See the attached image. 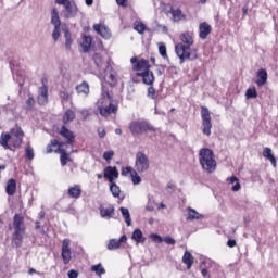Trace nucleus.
<instances>
[{
  "label": "nucleus",
  "instance_id": "nucleus-1",
  "mask_svg": "<svg viewBox=\"0 0 278 278\" xmlns=\"http://www.w3.org/2000/svg\"><path fill=\"white\" fill-rule=\"evenodd\" d=\"M192 45H194V39L189 33H184L180 35V42L175 46V53L180 60V64L189 61L193 62L199 58L197 49L192 50Z\"/></svg>",
  "mask_w": 278,
  "mask_h": 278
},
{
  "label": "nucleus",
  "instance_id": "nucleus-2",
  "mask_svg": "<svg viewBox=\"0 0 278 278\" xmlns=\"http://www.w3.org/2000/svg\"><path fill=\"white\" fill-rule=\"evenodd\" d=\"M113 99L110 92L105 90V86L102 85L101 98L98 100V110L101 116L108 118L110 114H116L118 112V105L113 103Z\"/></svg>",
  "mask_w": 278,
  "mask_h": 278
},
{
  "label": "nucleus",
  "instance_id": "nucleus-3",
  "mask_svg": "<svg viewBox=\"0 0 278 278\" xmlns=\"http://www.w3.org/2000/svg\"><path fill=\"white\" fill-rule=\"evenodd\" d=\"M199 162L202 170H205V173L208 174H212L216 170V156L214 155V152L212 150H210L208 148H202L199 152Z\"/></svg>",
  "mask_w": 278,
  "mask_h": 278
},
{
  "label": "nucleus",
  "instance_id": "nucleus-4",
  "mask_svg": "<svg viewBox=\"0 0 278 278\" xmlns=\"http://www.w3.org/2000/svg\"><path fill=\"white\" fill-rule=\"evenodd\" d=\"M13 236L12 242L17 249L22 247L23 239L25 238V219L21 214H15L13 217Z\"/></svg>",
  "mask_w": 278,
  "mask_h": 278
},
{
  "label": "nucleus",
  "instance_id": "nucleus-5",
  "mask_svg": "<svg viewBox=\"0 0 278 278\" xmlns=\"http://www.w3.org/2000/svg\"><path fill=\"white\" fill-rule=\"evenodd\" d=\"M128 129L131 136H142V134H155V131H157V128L147 119L131 121L128 125Z\"/></svg>",
  "mask_w": 278,
  "mask_h": 278
},
{
  "label": "nucleus",
  "instance_id": "nucleus-6",
  "mask_svg": "<svg viewBox=\"0 0 278 278\" xmlns=\"http://www.w3.org/2000/svg\"><path fill=\"white\" fill-rule=\"evenodd\" d=\"M150 167L151 162L149 161V156L142 151L137 152L135 159V170H137V173H147Z\"/></svg>",
  "mask_w": 278,
  "mask_h": 278
},
{
  "label": "nucleus",
  "instance_id": "nucleus-7",
  "mask_svg": "<svg viewBox=\"0 0 278 278\" xmlns=\"http://www.w3.org/2000/svg\"><path fill=\"white\" fill-rule=\"evenodd\" d=\"M201 118H202V134L204 136H212V115L207 106H201Z\"/></svg>",
  "mask_w": 278,
  "mask_h": 278
},
{
  "label": "nucleus",
  "instance_id": "nucleus-8",
  "mask_svg": "<svg viewBox=\"0 0 278 278\" xmlns=\"http://www.w3.org/2000/svg\"><path fill=\"white\" fill-rule=\"evenodd\" d=\"M77 12H79V8H77L75 1H71L63 4L61 16H63V18H75V16H77Z\"/></svg>",
  "mask_w": 278,
  "mask_h": 278
},
{
  "label": "nucleus",
  "instance_id": "nucleus-9",
  "mask_svg": "<svg viewBox=\"0 0 278 278\" xmlns=\"http://www.w3.org/2000/svg\"><path fill=\"white\" fill-rule=\"evenodd\" d=\"M130 64H132V71H136V73H144L151 68L148 60H138L136 56L130 59Z\"/></svg>",
  "mask_w": 278,
  "mask_h": 278
},
{
  "label": "nucleus",
  "instance_id": "nucleus-10",
  "mask_svg": "<svg viewBox=\"0 0 278 278\" xmlns=\"http://www.w3.org/2000/svg\"><path fill=\"white\" fill-rule=\"evenodd\" d=\"M60 136L62 138H65L66 141L64 142L66 149H73V143L75 142V132L73 130L68 129L66 125H63L59 131Z\"/></svg>",
  "mask_w": 278,
  "mask_h": 278
},
{
  "label": "nucleus",
  "instance_id": "nucleus-11",
  "mask_svg": "<svg viewBox=\"0 0 278 278\" xmlns=\"http://www.w3.org/2000/svg\"><path fill=\"white\" fill-rule=\"evenodd\" d=\"M73 252L71 251V239H64L62 243V252L61 256L63 260V264H71V260H73Z\"/></svg>",
  "mask_w": 278,
  "mask_h": 278
},
{
  "label": "nucleus",
  "instance_id": "nucleus-12",
  "mask_svg": "<svg viewBox=\"0 0 278 278\" xmlns=\"http://www.w3.org/2000/svg\"><path fill=\"white\" fill-rule=\"evenodd\" d=\"M136 76L141 77L142 83L146 84V86H153V84L155 83V75L150 68L146 72L136 73Z\"/></svg>",
  "mask_w": 278,
  "mask_h": 278
},
{
  "label": "nucleus",
  "instance_id": "nucleus-13",
  "mask_svg": "<svg viewBox=\"0 0 278 278\" xmlns=\"http://www.w3.org/2000/svg\"><path fill=\"white\" fill-rule=\"evenodd\" d=\"M104 81L109 84V86H116V75H114V71L112 70V65H110V61H106V70H104Z\"/></svg>",
  "mask_w": 278,
  "mask_h": 278
},
{
  "label": "nucleus",
  "instance_id": "nucleus-14",
  "mask_svg": "<svg viewBox=\"0 0 278 278\" xmlns=\"http://www.w3.org/2000/svg\"><path fill=\"white\" fill-rule=\"evenodd\" d=\"M104 179H108L109 184H114V179H118V169L116 166H106L103 174Z\"/></svg>",
  "mask_w": 278,
  "mask_h": 278
},
{
  "label": "nucleus",
  "instance_id": "nucleus-15",
  "mask_svg": "<svg viewBox=\"0 0 278 278\" xmlns=\"http://www.w3.org/2000/svg\"><path fill=\"white\" fill-rule=\"evenodd\" d=\"M93 29L101 36V38H104V40H110L112 38V31L103 24H94Z\"/></svg>",
  "mask_w": 278,
  "mask_h": 278
},
{
  "label": "nucleus",
  "instance_id": "nucleus-16",
  "mask_svg": "<svg viewBox=\"0 0 278 278\" xmlns=\"http://www.w3.org/2000/svg\"><path fill=\"white\" fill-rule=\"evenodd\" d=\"M55 153H61V166H66L67 162H71L68 153H66V143L61 142L58 149L54 150Z\"/></svg>",
  "mask_w": 278,
  "mask_h": 278
},
{
  "label": "nucleus",
  "instance_id": "nucleus-17",
  "mask_svg": "<svg viewBox=\"0 0 278 278\" xmlns=\"http://www.w3.org/2000/svg\"><path fill=\"white\" fill-rule=\"evenodd\" d=\"M37 102L39 103V105H47V103H49V89L47 88V86L43 85L42 87H40Z\"/></svg>",
  "mask_w": 278,
  "mask_h": 278
},
{
  "label": "nucleus",
  "instance_id": "nucleus-18",
  "mask_svg": "<svg viewBox=\"0 0 278 278\" xmlns=\"http://www.w3.org/2000/svg\"><path fill=\"white\" fill-rule=\"evenodd\" d=\"M208 34H212V26L207 22H203L199 26V38L206 40Z\"/></svg>",
  "mask_w": 278,
  "mask_h": 278
},
{
  "label": "nucleus",
  "instance_id": "nucleus-19",
  "mask_svg": "<svg viewBox=\"0 0 278 278\" xmlns=\"http://www.w3.org/2000/svg\"><path fill=\"white\" fill-rule=\"evenodd\" d=\"M169 14L174 23H180V21H186V14H184L181 9L170 8Z\"/></svg>",
  "mask_w": 278,
  "mask_h": 278
},
{
  "label": "nucleus",
  "instance_id": "nucleus-20",
  "mask_svg": "<svg viewBox=\"0 0 278 278\" xmlns=\"http://www.w3.org/2000/svg\"><path fill=\"white\" fill-rule=\"evenodd\" d=\"M110 192L114 197V199H119L123 201L125 199V195L121 194V187L116 185V182H110Z\"/></svg>",
  "mask_w": 278,
  "mask_h": 278
},
{
  "label": "nucleus",
  "instance_id": "nucleus-21",
  "mask_svg": "<svg viewBox=\"0 0 278 278\" xmlns=\"http://www.w3.org/2000/svg\"><path fill=\"white\" fill-rule=\"evenodd\" d=\"M67 194L71 199H79V197H81V186L75 185L70 187Z\"/></svg>",
  "mask_w": 278,
  "mask_h": 278
},
{
  "label": "nucleus",
  "instance_id": "nucleus-22",
  "mask_svg": "<svg viewBox=\"0 0 278 278\" xmlns=\"http://www.w3.org/2000/svg\"><path fill=\"white\" fill-rule=\"evenodd\" d=\"M51 25L54 27H62V21L60 20V12L58 9L53 8L51 10Z\"/></svg>",
  "mask_w": 278,
  "mask_h": 278
},
{
  "label": "nucleus",
  "instance_id": "nucleus-23",
  "mask_svg": "<svg viewBox=\"0 0 278 278\" xmlns=\"http://www.w3.org/2000/svg\"><path fill=\"white\" fill-rule=\"evenodd\" d=\"M257 77H258V80H256V84L258 86H264L268 81V72H266V70L264 68H261L257 72Z\"/></svg>",
  "mask_w": 278,
  "mask_h": 278
},
{
  "label": "nucleus",
  "instance_id": "nucleus-24",
  "mask_svg": "<svg viewBox=\"0 0 278 278\" xmlns=\"http://www.w3.org/2000/svg\"><path fill=\"white\" fill-rule=\"evenodd\" d=\"M77 94H84V97H88L90 94V85L88 83L83 81L80 85L76 86Z\"/></svg>",
  "mask_w": 278,
  "mask_h": 278
},
{
  "label": "nucleus",
  "instance_id": "nucleus-25",
  "mask_svg": "<svg viewBox=\"0 0 278 278\" xmlns=\"http://www.w3.org/2000/svg\"><path fill=\"white\" fill-rule=\"evenodd\" d=\"M80 47H81L84 53H88V51H90V48L92 47V37L85 35L83 37Z\"/></svg>",
  "mask_w": 278,
  "mask_h": 278
},
{
  "label": "nucleus",
  "instance_id": "nucleus-26",
  "mask_svg": "<svg viewBox=\"0 0 278 278\" xmlns=\"http://www.w3.org/2000/svg\"><path fill=\"white\" fill-rule=\"evenodd\" d=\"M5 192L9 197H14L16 192V180L9 179L5 187Z\"/></svg>",
  "mask_w": 278,
  "mask_h": 278
},
{
  "label": "nucleus",
  "instance_id": "nucleus-27",
  "mask_svg": "<svg viewBox=\"0 0 278 278\" xmlns=\"http://www.w3.org/2000/svg\"><path fill=\"white\" fill-rule=\"evenodd\" d=\"M182 262L186 264L187 270H190V268H192V264H194V256H192V253L185 251Z\"/></svg>",
  "mask_w": 278,
  "mask_h": 278
},
{
  "label": "nucleus",
  "instance_id": "nucleus-28",
  "mask_svg": "<svg viewBox=\"0 0 278 278\" xmlns=\"http://www.w3.org/2000/svg\"><path fill=\"white\" fill-rule=\"evenodd\" d=\"M263 156H265L266 160H269L271 166H274V167L277 166V159H275V155H273V149L264 148Z\"/></svg>",
  "mask_w": 278,
  "mask_h": 278
},
{
  "label": "nucleus",
  "instance_id": "nucleus-29",
  "mask_svg": "<svg viewBox=\"0 0 278 278\" xmlns=\"http://www.w3.org/2000/svg\"><path fill=\"white\" fill-rule=\"evenodd\" d=\"M189 215L187 217V220H201V218H205L203 214H200L197 212V210L189 207L188 208Z\"/></svg>",
  "mask_w": 278,
  "mask_h": 278
},
{
  "label": "nucleus",
  "instance_id": "nucleus-30",
  "mask_svg": "<svg viewBox=\"0 0 278 278\" xmlns=\"http://www.w3.org/2000/svg\"><path fill=\"white\" fill-rule=\"evenodd\" d=\"M75 111L73 110H67L64 115H63V123L64 125H68V123H73V121H75Z\"/></svg>",
  "mask_w": 278,
  "mask_h": 278
},
{
  "label": "nucleus",
  "instance_id": "nucleus-31",
  "mask_svg": "<svg viewBox=\"0 0 278 278\" xmlns=\"http://www.w3.org/2000/svg\"><path fill=\"white\" fill-rule=\"evenodd\" d=\"M131 238L137 244H140L146 240L144 236L142 235V230L138 228L134 230Z\"/></svg>",
  "mask_w": 278,
  "mask_h": 278
},
{
  "label": "nucleus",
  "instance_id": "nucleus-32",
  "mask_svg": "<svg viewBox=\"0 0 278 278\" xmlns=\"http://www.w3.org/2000/svg\"><path fill=\"white\" fill-rule=\"evenodd\" d=\"M119 211H121L123 218H125V223H126L127 227H131V214H129V208L122 206L119 208Z\"/></svg>",
  "mask_w": 278,
  "mask_h": 278
},
{
  "label": "nucleus",
  "instance_id": "nucleus-33",
  "mask_svg": "<svg viewBox=\"0 0 278 278\" xmlns=\"http://www.w3.org/2000/svg\"><path fill=\"white\" fill-rule=\"evenodd\" d=\"M59 97L61 101H71V99H73V91L68 89H61L59 91Z\"/></svg>",
  "mask_w": 278,
  "mask_h": 278
},
{
  "label": "nucleus",
  "instance_id": "nucleus-34",
  "mask_svg": "<svg viewBox=\"0 0 278 278\" xmlns=\"http://www.w3.org/2000/svg\"><path fill=\"white\" fill-rule=\"evenodd\" d=\"M10 140H12V135L4 134V132L1 134L0 144H1V147H3V149H11L10 144H8V142H10Z\"/></svg>",
  "mask_w": 278,
  "mask_h": 278
},
{
  "label": "nucleus",
  "instance_id": "nucleus-35",
  "mask_svg": "<svg viewBox=\"0 0 278 278\" xmlns=\"http://www.w3.org/2000/svg\"><path fill=\"white\" fill-rule=\"evenodd\" d=\"M113 214H114V206H109L106 208L100 210L101 217L106 218L108 220H110V218H112Z\"/></svg>",
  "mask_w": 278,
  "mask_h": 278
},
{
  "label": "nucleus",
  "instance_id": "nucleus-36",
  "mask_svg": "<svg viewBox=\"0 0 278 278\" xmlns=\"http://www.w3.org/2000/svg\"><path fill=\"white\" fill-rule=\"evenodd\" d=\"M93 62H94L97 68H103V65L105 64V60L103 59V54L96 52L93 54Z\"/></svg>",
  "mask_w": 278,
  "mask_h": 278
},
{
  "label": "nucleus",
  "instance_id": "nucleus-37",
  "mask_svg": "<svg viewBox=\"0 0 278 278\" xmlns=\"http://www.w3.org/2000/svg\"><path fill=\"white\" fill-rule=\"evenodd\" d=\"M25 136V132H23V129L21 127L16 126L11 129V138L14 140V138H23Z\"/></svg>",
  "mask_w": 278,
  "mask_h": 278
},
{
  "label": "nucleus",
  "instance_id": "nucleus-38",
  "mask_svg": "<svg viewBox=\"0 0 278 278\" xmlns=\"http://www.w3.org/2000/svg\"><path fill=\"white\" fill-rule=\"evenodd\" d=\"M227 181H228L229 184H236V185L231 188L232 192H238V190H240L241 186H240V182H239V180H238V177H236V176L228 177V178H227Z\"/></svg>",
  "mask_w": 278,
  "mask_h": 278
},
{
  "label": "nucleus",
  "instance_id": "nucleus-39",
  "mask_svg": "<svg viewBox=\"0 0 278 278\" xmlns=\"http://www.w3.org/2000/svg\"><path fill=\"white\" fill-rule=\"evenodd\" d=\"M91 271L96 273V275H98V277L105 275V268H103V265H101V263H99L98 265L91 266Z\"/></svg>",
  "mask_w": 278,
  "mask_h": 278
},
{
  "label": "nucleus",
  "instance_id": "nucleus-40",
  "mask_svg": "<svg viewBox=\"0 0 278 278\" xmlns=\"http://www.w3.org/2000/svg\"><path fill=\"white\" fill-rule=\"evenodd\" d=\"M64 38L66 49H71V47L73 46V39L71 38V30H68V28L64 29Z\"/></svg>",
  "mask_w": 278,
  "mask_h": 278
},
{
  "label": "nucleus",
  "instance_id": "nucleus-41",
  "mask_svg": "<svg viewBox=\"0 0 278 278\" xmlns=\"http://www.w3.org/2000/svg\"><path fill=\"white\" fill-rule=\"evenodd\" d=\"M109 251H116V249H121V241L118 239H111L108 244Z\"/></svg>",
  "mask_w": 278,
  "mask_h": 278
},
{
  "label": "nucleus",
  "instance_id": "nucleus-42",
  "mask_svg": "<svg viewBox=\"0 0 278 278\" xmlns=\"http://www.w3.org/2000/svg\"><path fill=\"white\" fill-rule=\"evenodd\" d=\"M138 173L139 172L137 169H135L132 172V174L130 175L134 186H138V185L142 184V178L140 177V175Z\"/></svg>",
  "mask_w": 278,
  "mask_h": 278
},
{
  "label": "nucleus",
  "instance_id": "nucleus-43",
  "mask_svg": "<svg viewBox=\"0 0 278 278\" xmlns=\"http://www.w3.org/2000/svg\"><path fill=\"white\" fill-rule=\"evenodd\" d=\"M34 105H36V100L34 97L29 96L25 102V110H27V112H31L34 110Z\"/></svg>",
  "mask_w": 278,
  "mask_h": 278
},
{
  "label": "nucleus",
  "instance_id": "nucleus-44",
  "mask_svg": "<svg viewBox=\"0 0 278 278\" xmlns=\"http://www.w3.org/2000/svg\"><path fill=\"white\" fill-rule=\"evenodd\" d=\"M147 26L142 22H135L134 30L138 31V34H144Z\"/></svg>",
  "mask_w": 278,
  "mask_h": 278
},
{
  "label": "nucleus",
  "instance_id": "nucleus-45",
  "mask_svg": "<svg viewBox=\"0 0 278 278\" xmlns=\"http://www.w3.org/2000/svg\"><path fill=\"white\" fill-rule=\"evenodd\" d=\"M60 144H62V142L58 141V139L51 140V142L47 146V153H53V147H56V149H59Z\"/></svg>",
  "mask_w": 278,
  "mask_h": 278
},
{
  "label": "nucleus",
  "instance_id": "nucleus-46",
  "mask_svg": "<svg viewBox=\"0 0 278 278\" xmlns=\"http://www.w3.org/2000/svg\"><path fill=\"white\" fill-rule=\"evenodd\" d=\"M159 53L164 60H168V53L166 52V45L159 43Z\"/></svg>",
  "mask_w": 278,
  "mask_h": 278
},
{
  "label": "nucleus",
  "instance_id": "nucleus-47",
  "mask_svg": "<svg viewBox=\"0 0 278 278\" xmlns=\"http://www.w3.org/2000/svg\"><path fill=\"white\" fill-rule=\"evenodd\" d=\"M247 99H257V90L255 88H249L245 91Z\"/></svg>",
  "mask_w": 278,
  "mask_h": 278
},
{
  "label": "nucleus",
  "instance_id": "nucleus-48",
  "mask_svg": "<svg viewBox=\"0 0 278 278\" xmlns=\"http://www.w3.org/2000/svg\"><path fill=\"white\" fill-rule=\"evenodd\" d=\"M61 27L62 26H54V29L52 31V38H53L54 42H58V40H60Z\"/></svg>",
  "mask_w": 278,
  "mask_h": 278
},
{
  "label": "nucleus",
  "instance_id": "nucleus-49",
  "mask_svg": "<svg viewBox=\"0 0 278 278\" xmlns=\"http://www.w3.org/2000/svg\"><path fill=\"white\" fill-rule=\"evenodd\" d=\"M135 170H136V169H134V167H131V166L123 167V168H122V176H123V177H127V175H130V176H131Z\"/></svg>",
  "mask_w": 278,
  "mask_h": 278
},
{
  "label": "nucleus",
  "instance_id": "nucleus-50",
  "mask_svg": "<svg viewBox=\"0 0 278 278\" xmlns=\"http://www.w3.org/2000/svg\"><path fill=\"white\" fill-rule=\"evenodd\" d=\"M25 155L27 160H34V148H31V146L26 147Z\"/></svg>",
  "mask_w": 278,
  "mask_h": 278
},
{
  "label": "nucleus",
  "instance_id": "nucleus-51",
  "mask_svg": "<svg viewBox=\"0 0 278 278\" xmlns=\"http://www.w3.org/2000/svg\"><path fill=\"white\" fill-rule=\"evenodd\" d=\"M14 149H18V147H21V144H23V137H14V139H11Z\"/></svg>",
  "mask_w": 278,
  "mask_h": 278
},
{
  "label": "nucleus",
  "instance_id": "nucleus-52",
  "mask_svg": "<svg viewBox=\"0 0 278 278\" xmlns=\"http://www.w3.org/2000/svg\"><path fill=\"white\" fill-rule=\"evenodd\" d=\"M150 238L153 240V242H156V244H162V242H164V239H162V237L157 233H152Z\"/></svg>",
  "mask_w": 278,
  "mask_h": 278
},
{
  "label": "nucleus",
  "instance_id": "nucleus-53",
  "mask_svg": "<svg viewBox=\"0 0 278 278\" xmlns=\"http://www.w3.org/2000/svg\"><path fill=\"white\" fill-rule=\"evenodd\" d=\"M114 157V151L110 150V151H105L103 153V159L106 160V162H110V160H112Z\"/></svg>",
  "mask_w": 278,
  "mask_h": 278
},
{
  "label": "nucleus",
  "instance_id": "nucleus-54",
  "mask_svg": "<svg viewBox=\"0 0 278 278\" xmlns=\"http://www.w3.org/2000/svg\"><path fill=\"white\" fill-rule=\"evenodd\" d=\"M148 97H151V99H155V88H153V85H150L148 88Z\"/></svg>",
  "mask_w": 278,
  "mask_h": 278
},
{
  "label": "nucleus",
  "instance_id": "nucleus-55",
  "mask_svg": "<svg viewBox=\"0 0 278 278\" xmlns=\"http://www.w3.org/2000/svg\"><path fill=\"white\" fill-rule=\"evenodd\" d=\"M67 277H68V278H77V277H79V273H77V270H75V269H71V270L67 273Z\"/></svg>",
  "mask_w": 278,
  "mask_h": 278
},
{
  "label": "nucleus",
  "instance_id": "nucleus-56",
  "mask_svg": "<svg viewBox=\"0 0 278 278\" xmlns=\"http://www.w3.org/2000/svg\"><path fill=\"white\" fill-rule=\"evenodd\" d=\"M163 242H165V244H172V245L176 243V241L173 237H165L163 239Z\"/></svg>",
  "mask_w": 278,
  "mask_h": 278
},
{
  "label": "nucleus",
  "instance_id": "nucleus-57",
  "mask_svg": "<svg viewBox=\"0 0 278 278\" xmlns=\"http://www.w3.org/2000/svg\"><path fill=\"white\" fill-rule=\"evenodd\" d=\"M164 71H166V65H161V66L156 70V75H159V76L164 75Z\"/></svg>",
  "mask_w": 278,
  "mask_h": 278
},
{
  "label": "nucleus",
  "instance_id": "nucleus-58",
  "mask_svg": "<svg viewBox=\"0 0 278 278\" xmlns=\"http://www.w3.org/2000/svg\"><path fill=\"white\" fill-rule=\"evenodd\" d=\"M127 1L128 0H116L117 5H121L122 8H127Z\"/></svg>",
  "mask_w": 278,
  "mask_h": 278
},
{
  "label": "nucleus",
  "instance_id": "nucleus-59",
  "mask_svg": "<svg viewBox=\"0 0 278 278\" xmlns=\"http://www.w3.org/2000/svg\"><path fill=\"white\" fill-rule=\"evenodd\" d=\"M236 240H233V239H229L228 241H227V247H229L230 249H233V247H236Z\"/></svg>",
  "mask_w": 278,
  "mask_h": 278
},
{
  "label": "nucleus",
  "instance_id": "nucleus-60",
  "mask_svg": "<svg viewBox=\"0 0 278 278\" xmlns=\"http://www.w3.org/2000/svg\"><path fill=\"white\" fill-rule=\"evenodd\" d=\"M98 136H99V138H105V136H106L105 129L99 128Z\"/></svg>",
  "mask_w": 278,
  "mask_h": 278
},
{
  "label": "nucleus",
  "instance_id": "nucleus-61",
  "mask_svg": "<svg viewBox=\"0 0 278 278\" xmlns=\"http://www.w3.org/2000/svg\"><path fill=\"white\" fill-rule=\"evenodd\" d=\"M56 5H65L66 3H71V0H55Z\"/></svg>",
  "mask_w": 278,
  "mask_h": 278
},
{
  "label": "nucleus",
  "instance_id": "nucleus-62",
  "mask_svg": "<svg viewBox=\"0 0 278 278\" xmlns=\"http://www.w3.org/2000/svg\"><path fill=\"white\" fill-rule=\"evenodd\" d=\"M167 190H172V191H169L170 192V194H173V192H175V185H173V184H168L167 185Z\"/></svg>",
  "mask_w": 278,
  "mask_h": 278
},
{
  "label": "nucleus",
  "instance_id": "nucleus-63",
  "mask_svg": "<svg viewBox=\"0 0 278 278\" xmlns=\"http://www.w3.org/2000/svg\"><path fill=\"white\" fill-rule=\"evenodd\" d=\"M119 244L123 242H127V236L123 235L119 239H118Z\"/></svg>",
  "mask_w": 278,
  "mask_h": 278
},
{
  "label": "nucleus",
  "instance_id": "nucleus-64",
  "mask_svg": "<svg viewBox=\"0 0 278 278\" xmlns=\"http://www.w3.org/2000/svg\"><path fill=\"white\" fill-rule=\"evenodd\" d=\"M201 273H202V276H203V277H207V275H208V271H207L206 268H203V269L201 270Z\"/></svg>",
  "mask_w": 278,
  "mask_h": 278
}]
</instances>
